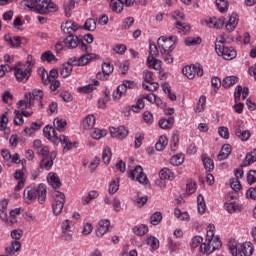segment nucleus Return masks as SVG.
<instances>
[{"mask_svg":"<svg viewBox=\"0 0 256 256\" xmlns=\"http://www.w3.org/2000/svg\"><path fill=\"white\" fill-rule=\"evenodd\" d=\"M37 198L40 205L45 203V199H47V186L45 184H39L38 186L31 184L24 189L23 199L27 205L37 201Z\"/></svg>","mask_w":256,"mask_h":256,"instance_id":"1","label":"nucleus"},{"mask_svg":"<svg viewBox=\"0 0 256 256\" xmlns=\"http://www.w3.org/2000/svg\"><path fill=\"white\" fill-rule=\"evenodd\" d=\"M25 6L36 13L47 15V13H55L59 7L51 0H27Z\"/></svg>","mask_w":256,"mask_h":256,"instance_id":"2","label":"nucleus"},{"mask_svg":"<svg viewBox=\"0 0 256 256\" xmlns=\"http://www.w3.org/2000/svg\"><path fill=\"white\" fill-rule=\"evenodd\" d=\"M44 137L46 139H49L50 141H53L54 143H57L59 141L62 143L63 146V153H68V151H71L73 149V143L67 138L65 135L57 134V130H55L52 126H45L43 129Z\"/></svg>","mask_w":256,"mask_h":256,"instance_id":"3","label":"nucleus"},{"mask_svg":"<svg viewBox=\"0 0 256 256\" xmlns=\"http://www.w3.org/2000/svg\"><path fill=\"white\" fill-rule=\"evenodd\" d=\"M228 249L232 256H251L253 255V243L244 242L243 244L237 245V242L230 241L228 243Z\"/></svg>","mask_w":256,"mask_h":256,"instance_id":"4","label":"nucleus"},{"mask_svg":"<svg viewBox=\"0 0 256 256\" xmlns=\"http://www.w3.org/2000/svg\"><path fill=\"white\" fill-rule=\"evenodd\" d=\"M64 45L67 47V49H81L83 53H91L93 51V48L91 45L85 44L82 39H79L77 35L69 34L65 39H64Z\"/></svg>","mask_w":256,"mask_h":256,"instance_id":"5","label":"nucleus"},{"mask_svg":"<svg viewBox=\"0 0 256 256\" xmlns=\"http://www.w3.org/2000/svg\"><path fill=\"white\" fill-rule=\"evenodd\" d=\"M190 248L192 253L198 256L211 255L213 253L211 248L207 246V243H203V237L201 236H194L192 238Z\"/></svg>","mask_w":256,"mask_h":256,"instance_id":"6","label":"nucleus"},{"mask_svg":"<svg viewBox=\"0 0 256 256\" xmlns=\"http://www.w3.org/2000/svg\"><path fill=\"white\" fill-rule=\"evenodd\" d=\"M215 51L217 55L223 57L226 61H231L237 57V51L233 47H227L223 44V40H216Z\"/></svg>","mask_w":256,"mask_h":256,"instance_id":"7","label":"nucleus"},{"mask_svg":"<svg viewBox=\"0 0 256 256\" xmlns=\"http://www.w3.org/2000/svg\"><path fill=\"white\" fill-rule=\"evenodd\" d=\"M175 43H177V36H170L168 38L161 36L157 40L160 53H165V51H173V49H175Z\"/></svg>","mask_w":256,"mask_h":256,"instance_id":"8","label":"nucleus"},{"mask_svg":"<svg viewBox=\"0 0 256 256\" xmlns=\"http://www.w3.org/2000/svg\"><path fill=\"white\" fill-rule=\"evenodd\" d=\"M52 196L54 197L52 211L54 215H61L63 207H65V194L57 190H54Z\"/></svg>","mask_w":256,"mask_h":256,"instance_id":"9","label":"nucleus"},{"mask_svg":"<svg viewBox=\"0 0 256 256\" xmlns=\"http://www.w3.org/2000/svg\"><path fill=\"white\" fill-rule=\"evenodd\" d=\"M159 52L161 53L159 48H157V45L150 44V52L147 58V63L149 67H152V69H155V71H159V69H161V61L156 59V57L159 55Z\"/></svg>","mask_w":256,"mask_h":256,"instance_id":"10","label":"nucleus"},{"mask_svg":"<svg viewBox=\"0 0 256 256\" xmlns=\"http://www.w3.org/2000/svg\"><path fill=\"white\" fill-rule=\"evenodd\" d=\"M173 18L176 20V22L174 23V27L175 29H177L178 33L186 35V33H189V31H191V26H189V24L179 21L185 19V15L181 11L176 10L173 13Z\"/></svg>","mask_w":256,"mask_h":256,"instance_id":"11","label":"nucleus"},{"mask_svg":"<svg viewBox=\"0 0 256 256\" xmlns=\"http://www.w3.org/2000/svg\"><path fill=\"white\" fill-rule=\"evenodd\" d=\"M143 77L145 81V83L142 84L143 89H145L146 91H150L151 93L159 89V83L155 82V80L153 79V72L145 70L143 72Z\"/></svg>","mask_w":256,"mask_h":256,"instance_id":"12","label":"nucleus"},{"mask_svg":"<svg viewBox=\"0 0 256 256\" xmlns=\"http://www.w3.org/2000/svg\"><path fill=\"white\" fill-rule=\"evenodd\" d=\"M14 75L16 80L19 83H23L24 81H29V78L31 77V68H26L25 66L22 65H16L13 68Z\"/></svg>","mask_w":256,"mask_h":256,"instance_id":"13","label":"nucleus"},{"mask_svg":"<svg viewBox=\"0 0 256 256\" xmlns=\"http://www.w3.org/2000/svg\"><path fill=\"white\" fill-rule=\"evenodd\" d=\"M134 85L135 83L133 81L124 80L113 92V99L119 100L121 97H125V95H127V89H133Z\"/></svg>","mask_w":256,"mask_h":256,"instance_id":"14","label":"nucleus"},{"mask_svg":"<svg viewBox=\"0 0 256 256\" xmlns=\"http://www.w3.org/2000/svg\"><path fill=\"white\" fill-rule=\"evenodd\" d=\"M206 245L210 247V251H215L217 249H220L221 247V239L219 237H215V232L213 231H207L206 233Z\"/></svg>","mask_w":256,"mask_h":256,"instance_id":"15","label":"nucleus"},{"mask_svg":"<svg viewBox=\"0 0 256 256\" xmlns=\"http://www.w3.org/2000/svg\"><path fill=\"white\" fill-rule=\"evenodd\" d=\"M128 177H130L132 181H138V183H147V175L143 172L141 165H137L134 170L130 171Z\"/></svg>","mask_w":256,"mask_h":256,"instance_id":"16","label":"nucleus"},{"mask_svg":"<svg viewBox=\"0 0 256 256\" xmlns=\"http://www.w3.org/2000/svg\"><path fill=\"white\" fill-rule=\"evenodd\" d=\"M182 73L185 75V77H187V79H195V75L198 77H203V68L195 65L185 66L182 69Z\"/></svg>","mask_w":256,"mask_h":256,"instance_id":"17","label":"nucleus"},{"mask_svg":"<svg viewBox=\"0 0 256 256\" xmlns=\"http://www.w3.org/2000/svg\"><path fill=\"white\" fill-rule=\"evenodd\" d=\"M57 159V152L52 151L49 156L42 157L40 162V169H45V171H51V167H53V162Z\"/></svg>","mask_w":256,"mask_h":256,"instance_id":"18","label":"nucleus"},{"mask_svg":"<svg viewBox=\"0 0 256 256\" xmlns=\"http://www.w3.org/2000/svg\"><path fill=\"white\" fill-rule=\"evenodd\" d=\"M110 135L115 139H125L129 135V130L125 126L110 127Z\"/></svg>","mask_w":256,"mask_h":256,"instance_id":"19","label":"nucleus"},{"mask_svg":"<svg viewBox=\"0 0 256 256\" xmlns=\"http://www.w3.org/2000/svg\"><path fill=\"white\" fill-rule=\"evenodd\" d=\"M17 106L20 112L27 111V109H31V107H33V96H31V93L25 94L24 100H20L17 103Z\"/></svg>","mask_w":256,"mask_h":256,"instance_id":"20","label":"nucleus"},{"mask_svg":"<svg viewBox=\"0 0 256 256\" xmlns=\"http://www.w3.org/2000/svg\"><path fill=\"white\" fill-rule=\"evenodd\" d=\"M14 179L18 181L14 191H21L25 187V170L18 169L14 173Z\"/></svg>","mask_w":256,"mask_h":256,"instance_id":"21","label":"nucleus"},{"mask_svg":"<svg viewBox=\"0 0 256 256\" xmlns=\"http://www.w3.org/2000/svg\"><path fill=\"white\" fill-rule=\"evenodd\" d=\"M113 65H111V63L109 62H104L102 64V73L98 72L96 74V79H100L101 81H104L107 76L111 75V73H113Z\"/></svg>","mask_w":256,"mask_h":256,"instance_id":"22","label":"nucleus"},{"mask_svg":"<svg viewBox=\"0 0 256 256\" xmlns=\"http://www.w3.org/2000/svg\"><path fill=\"white\" fill-rule=\"evenodd\" d=\"M111 222L109 220H100L96 229V237H103L108 231Z\"/></svg>","mask_w":256,"mask_h":256,"instance_id":"23","label":"nucleus"},{"mask_svg":"<svg viewBox=\"0 0 256 256\" xmlns=\"http://www.w3.org/2000/svg\"><path fill=\"white\" fill-rule=\"evenodd\" d=\"M227 200L229 202L224 203V207L228 213H235V211H241L242 207L240 205H237V203L233 201L232 195H228Z\"/></svg>","mask_w":256,"mask_h":256,"instance_id":"24","label":"nucleus"},{"mask_svg":"<svg viewBox=\"0 0 256 256\" xmlns=\"http://www.w3.org/2000/svg\"><path fill=\"white\" fill-rule=\"evenodd\" d=\"M61 29L67 35H71L73 32L79 29V24L75 23L74 21H66L65 23L61 24Z\"/></svg>","mask_w":256,"mask_h":256,"instance_id":"25","label":"nucleus"},{"mask_svg":"<svg viewBox=\"0 0 256 256\" xmlns=\"http://www.w3.org/2000/svg\"><path fill=\"white\" fill-rule=\"evenodd\" d=\"M173 125H175V117L173 116L162 118L159 121V127L161 129H173Z\"/></svg>","mask_w":256,"mask_h":256,"instance_id":"26","label":"nucleus"},{"mask_svg":"<svg viewBox=\"0 0 256 256\" xmlns=\"http://www.w3.org/2000/svg\"><path fill=\"white\" fill-rule=\"evenodd\" d=\"M82 127L86 129V131L93 129V127H95V116L93 114L86 116L82 121Z\"/></svg>","mask_w":256,"mask_h":256,"instance_id":"27","label":"nucleus"},{"mask_svg":"<svg viewBox=\"0 0 256 256\" xmlns=\"http://www.w3.org/2000/svg\"><path fill=\"white\" fill-rule=\"evenodd\" d=\"M48 183L53 189H59V187H61V179H59V176L53 172L48 174Z\"/></svg>","mask_w":256,"mask_h":256,"instance_id":"28","label":"nucleus"},{"mask_svg":"<svg viewBox=\"0 0 256 256\" xmlns=\"http://www.w3.org/2000/svg\"><path fill=\"white\" fill-rule=\"evenodd\" d=\"M239 83V78L237 76H226L222 81V87L224 89H229L233 87V85H237Z\"/></svg>","mask_w":256,"mask_h":256,"instance_id":"29","label":"nucleus"},{"mask_svg":"<svg viewBox=\"0 0 256 256\" xmlns=\"http://www.w3.org/2000/svg\"><path fill=\"white\" fill-rule=\"evenodd\" d=\"M123 1L122 0H110L109 8L113 13H123Z\"/></svg>","mask_w":256,"mask_h":256,"instance_id":"30","label":"nucleus"},{"mask_svg":"<svg viewBox=\"0 0 256 256\" xmlns=\"http://www.w3.org/2000/svg\"><path fill=\"white\" fill-rule=\"evenodd\" d=\"M4 40L6 43L10 44L11 47H21V37L20 36H10L5 35Z\"/></svg>","mask_w":256,"mask_h":256,"instance_id":"31","label":"nucleus"},{"mask_svg":"<svg viewBox=\"0 0 256 256\" xmlns=\"http://www.w3.org/2000/svg\"><path fill=\"white\" fill-rule=\"evenodd\" d=\"M202 161L204 169H206V171H208L209 173H211V171L215 169V163L213 162V159L209 158L207 155H202Z\"/></svg>","mask_w":256,"mask_h":256,"instance_id":"32","label":"nucleus"},{"mask_svg":"<svg viewBox=\"0 0 256 256\" xmlns=\"http://www.w3.org/2000/svg\"><path fill=\"white\" fill-rule=\"evenodd\" d=\"M238 23H239V19L237 18V15L232 14L228 22L226 23V29L229 32L235 31V27H237Z\"/></svg>","mask_w":256,"mask_h":256,"instance_id":"33","label":"nucleus"},{"mask_svg":"<svg viewBox=\"0 0 256 256\" xmlns=\"http://www.w3.org/2000/svg\"><path fill=\"white\" fill-rule=\"evenodd\" d=\"M133 233L135 235H138V237H143V235H146V233L149 232V228L145 224L137 225L133 228Z\"/></svg>","mask_w":256,"mask_h":256,"instance_id":"34","label":"nucleus"},{"mask_svg":"<svg viewBox=\"0 0 256 256\" xmlns=\"http://www.w3.org/2000/svg\"><path fill=\"white\" fill-rule=\"evenodd\" d=\"M159 175L162 180L168 179L169 181H173V179H175V174H173L169 168L160 170Z\"/></svg>","mask_w":256,"mask_h":256,"instance_id":"35","label":"nucleus"},{"mask_svg":"<svg viewBox=\"0 0 256 256\" xmlns=\"http://www.w3.org/2000/svg\"><path fill=\"white\" fill-rule=\"evenodd\" d=\"M255 162H256V149H254L253 151L249 152L246 155L243 165L244 167H247L248 165H253V163Z\"/></svg>","mask_w":256,"mask_h":256,"instance_id":"36","label":"nucleus"},{"mask_svg":"<svg viewBox=\"0 0 256 256\" xmlns=\"http://www.w3.org/2000/svg\"><path fill=\"white\" fill-rule=\"evenodd\" d=\"M167 243L170 253H175V251H179V247H181V242H175L171 237L167 238Z\"/></svg>","mask_w":256,"mask_h":256,"instance_id":"37","label":"nucleus"},{"mask_svg":"<svg viewBox=\"0 0 256 256\" xmlns=\"http://www.w3.org/2000/svg\"><path fill=\"white\" fill-rule=\"evenodd\" d=\"M54 127L56 131H59V133H63V131H65V128L67 127V121L64 119L56 118L54 119Z\"/></svg>","mask_w":256,"mask_h":256,"instance_id":"38","label":"nucleus"},{"mask_svg":"<svg viewBox=\"0 0 256 256\" xmlns=\"http://www.w3.org/2000/svg\"><path fill=\"white\" fill-rule=\"evenodd\" d=\"M184 161H185V156L183 154H176L172 156V158L170 159V163L174 167H179V165H183Z\"/></svg>","mask_w":256,"mask_h":256,"instance_id":"39","label":"nucleus"},{"mask_svg":"<svg viewBox=\"0 0 256 256\" xmlns=\"http://www.w3.org/2000/svg\"><path fill=\"white\" fill-rule=\"evenodd\" d=\"M86 53L87 54L82 55L81 57L78 58L80 66H85L91 61V59H95V54L90 52H86Z\"/></svg>","mask_w":256,"mask_h":256,"instance_id":"40","label":"nucleus"},{"mask_svg":"<svg viewBox=\"0 0 256 256\" xmlns=\"http://www.w3.org/2000/svg\"><path fill=\"white\" fill-rule=\"evenodd\" d=\"M235 135L242 141H249L251 139V132L249 130H235Z\"/></svg>","mask_w":256,"mask_h":256,"instance_id":"41","label":"nucleus"},{"mask_svg":"<svg viewBox=\"0 0 256 256\" xmlns=\"http://www.w3.org/2000/svg\"><path fill=\"white\" fill-rule=\"evenodd\" d=\"M197 205H198V213H200V215H203V213H205L207 209V205L205 204V198L201 194H199L197 197Z\"/></svg>","mask_w":256,"mask_h":256,"instance_id":"42","label":"nucleus"},{"mask_svg":"<svg viewBox=\"0 0 256 256\" xmlns=\"http://www.w3.org/2000/svg\"><path fill=\"white\" fill-rule=\"evenodd\" d=\"M71 73H73V67H71V65L67 63H64L60 71L61 77H63L64 79H67V77H69Z\"/></svg>","mask_w":256,"mask_h":256,"instance_id":"43","label":"nucleus"},{"mask_svg":"<svg viewBox=\"0 0 256 256\" xmlns=\"http://www.w3.org/2000/svg\"><path fill=\"white\" fill-rule=\"evenodd\" d=\"M83 29L85 31H95L97 29V22H95V19L89 18L85 21Z\"/></svg>","mask_w":256,"mask_h":256,"instance_id":"44","label":"nucleus"},{"mask_svg":"<svg viewBox=\"0 0 256 256\" xmlns=\"http://www.w3.org/2000/svg\"><path fill=\"white\" fill-rule=\"evenodd\" d=\"M21 249V242L15 240L12 242L11 247L6 248V253L8 255H15V251H20Z\"/></svg>","mask_w":256,"mask_h":256,"instance_id":"45","label":"nucleus"},{"mask_svg":"<svg viewBox=\"0 0 256 256\" xmlns=\"http://www.w3.org/2000/svg\"><path fill=\"white\" fill-rule=\"evenodd\" d=\"M99 85V81L94 80L93 84H88L84 87H79L78 91L79 93H91V91H94L95 87Z\"/></svg>","mask_w":256,"mask_h":256,"instance_id":"46","label":"nucleus"},{"mask_svg":"<svg viewBox=\"0 0 256 256\" xmlns=\"http://www.w3.org/2000/svg\"><path fill=\"white\" fill-rule=\"evenodd\" d=\"M92 139H103V137H107V130L95 128L91 134Z\"/></svg>","mask_w":256,"mask_h":256,"instance_id":"47","label":"nucleus"},{"mask_svg":"<svg viewBox=\"0 0 256 256\" xmlns=\"http://www.w3.org/2000/svg\"><path fill=\"white\" fill-rule=\"evenodd\" d=\"M99 193L97 191H90L87 196L82 198V204L89 205L93 199H97Z\"/></svg>","mask_w":256,"mask_h":256,"instance_id":"48","label":"nucleus"},{"mask_svg":"<svg viewBox=\"0 0 256 256\" xmlns=\"http://www.w3.org/2000/svg\"><path fill=\"white\" fill-rule=\"evenodd\" d=\"M40 59H41V61H42L43 63H45V61H46L47 63H52V61H57V57H55V56L53 55V52H51V51H46V52L42 53Z\"/></svg>","mask_w":256,"mask_h":256,"instance_id":"49","label":"nucleus"},{"mask_svg":"<svg viewBox=\"0 0 256 256\" xmlns=\"http://www.w3.org/2000/svg\"><path fill=\"white\" fill-rule=\"evenodd\" d=\"M168 143L169 140L166 138V136H160L158 142L155 145V148L157 151H163V149L167 147Z\"/></svg>","mask_w":256,"mask_h":256,"instance_id":"50","label":"nucleus"},{"mask_svg":"<svg viewBox=\"0 0 256 256\" xmlns=\"http://www.w3.org/2000/svg\"><path fill=\"white\" fill-rule=\"evenodd\" d=\"M43 90H40V89H34L32 91V101H39L40 103V107H43V103H41L42 99H43Z\"/></svg>","mask_w":256,"mask_h":256,"instance_id":"51","label":"nucleus"},{"mask_svg":"<svg viewBox=\"0 0 256 256\" xmlns=\"http://www.w3.org/2000/svg\"><path fill=\"white\" fill-rule=\"evenodd\" d=\"M75 9V0H69L68 2L64 3V11L66 17L71 16V12Z\"/></svg>","mask_w":256,"mask_h":256,"instance_id":"52","label":"nucleus"},{"mask_svg":"<svg viewBox=\"0 0 256 256\" xmlns=\"http://www.w3.org/2000/svg\"><path fill=\"white\" fill-rule=\"evenodd\" d=\"M216 7L220 13H225L229 9V1L227 0H216Z\"/></svg>","mask_w":256,"mask_h":256,"instance_id":"53","label":"nucleus"},{"mask_svg":"<svg viewBox=\"0 0 256 256\" xmlns=\"http://www.w3.org/2000/svg\"><path fill=\"white\" fill-rule=\"evenodd\" d=\"M0 219L8 227H11V225H15V219H11L5 211L0 212Z\"/></svg>","mask_w":256,"mask_h":256,"instance_id":"54","label":"nucleus"},{"mask_svg":"<svg viewBox=\"0 0 256 256\" xmlns=\"http://www.w3.org/2000/svg\"><path fill=\"white\" fill-rule=\"evenodd\" d=\"M146 244L151 247V249H159V239L153 237V236H148L146 238Z\"/></svg>","mask_w":256,"mask_h":256,"instance_id":"55","label":"nucleus"},{"mask_svg":"<svg viewBox=\"0 0 256 256\" xmlns=\"http://www.w3.org/2000/svg\"><path fill=\"white\" fill-rule=\"evenodd\" d=\"M102 161L105 163V165H109V163H111V148H104L102 152Z\"/></svg>","mask_w":256,"mask_h":256,"instance_id":"56","label":"nucleus"},{"mask_svg":"<svg viewBox=\"0 0 256 256\" xmlns=\"http://www.w3.org/2000/svg\"><path fill=\"white\" fill-rule=\"evenodd\" d=\"M38 75H40L42 79V83L44 85H49V73L47 72V70H45V68L43 67L39 68Z\"/></svg>","mask_w":256,"mask_h":256,"instance_id":"57","label":"nucleus"},{"mask_svg":"<svg viewBox=\"0 0 256 256\" xmlns=\"http://www.w3.org/2000/svg\"><path fill=\"white\" fill-rule=\"evenodd\" d=\"M201 37H187L185 39V45H187V47H193V45H201Z\"/></svg>","mask_w":256,"mask_h":256,"instance_id":"58","label":"nucleus"},{"mask_svg":"<svg viewBox=\"0 0 256 256\" xmlns=\"http://www.w3.org/2000/svg\"><path fill=\"white\" fill-rule=\"evenodd\" d=\"M162 219H163V215L161 214V212H155L150 217V223L151 225H159Z\"/></svg>","mask_w":256,"mask_h":256,"instance_id":"59","label":"nucleus"},{"mask_svg":"<svg viewBox=\"0 0 256 256\" xmlns=\"http://www.w3.org/2000/svg\"><path fill=\"white\" fill-rule=\"evenodd\" d=\"M7 123H9V113L5 112L0 118V131L7 129Z\"/></svg>","mask_w":256,"mask_h":256,"instance_id":"60","label":"nucleus"},{"mask_svg":"<svg viewBox=\"0 0 256 256\" xmlns=\"http://www.w3.org/2000/svg\"><path fill=\"white\" fill-rule=\"evenodd\" d=\"M171 53H173V51H165V53L160 52L162 59H164V63H167V65L173 63V55Z\"/></svg>","mask_w":256,"mask_h":256,"instance_id":"61","label":"nucleus"},{"mask_svg":"<svg viewBox=\"0 0 256 256\" xmlns=\"http://www.w3.org/2000/svg\"><path fill=\"white\" fill-rule=\"evenodd\" d=\"M14 125L21 126L23 123H25V120L23 119V115L21 114V111L15 110L14 111Z\"/></svg>","mask_w":256,"mask_h":256,"instance_id":"62","label":"nucleus"},{"mask_svg":"<svg viewBox=\"0 0 256 256\" xmlns=\"http://www.w3.org/2000/svg\"><path fill=\"white\" fill-rule=\"evenodd\" d=\"M59 95L65 103H71V101H73V95L67 90L60 91Z\"/></svg>","mask_w":256,"mask_h":256,"instance_id":"63","label":"nucleus"},{"mask_svg":"<svg viewBox=\"0 0 256 256\" xmlns=\"http://www.w3.org/2000/svg\"><path fill=\"white\" fill-rule=\"evenodd\" d=\"M247 183H248V185H253V183H256V170L248 171Z\"/></svg>","mask_w":256,"mask_h":256,"instance_id":"64","label":"nucleus"}]
</instances>
